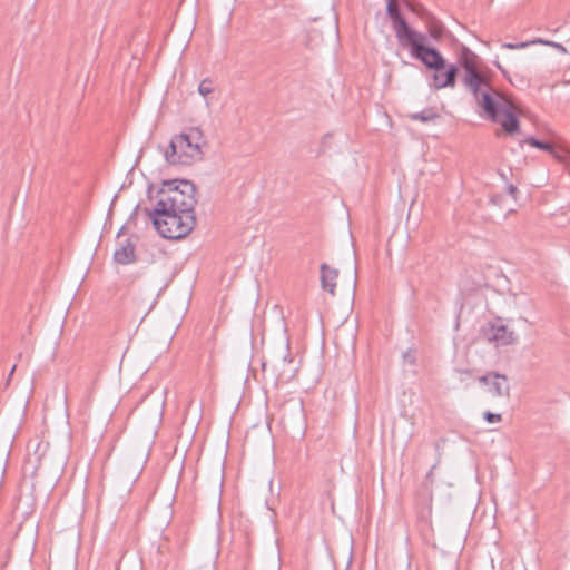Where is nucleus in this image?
I'll use <instances>...</instances> for the list:
<instances>
[{"instance_id": "nucleus-7", "label": "nucleus", "mask_w": 570, "mask_h": 570, "mask_svg": "<svg viewBox=\"0 0 570 570\" xmlns=\"http://www.w3.org/2000/svg\"><path fill=\"white\" fill-rule=\"evenodd\" d=\"M426 36L419 31L411 36L401 47L410 48L411 56L420 60L426 68L441 71L445 68V59L436 49L425 46Z\"/></svg>"}, {"instance_id": "nucleus-20", "label": "nucleus", "mask_w": 570, "mask_h": 570, "mask_svg": "<svg viewBox=\"0 0 570 570\" xmlns=\"http://www.w3.org/2000/svg\"><path fill=\"white\" fill-rule=\"evenodd\" d=\"M483 417L488 423H499L502 421L501 414L492 413L490 411L484 412Z\"/></svg>"}, {"instance_id": "nucleus-26", "label": "nucleus", "mask_w": 570, "mask_h": 570, "mask_svg": "<svg viewBox=\"0 0 570 570\" xmlns=\"http://www.w3.org/2000/svg\"><path fill=\"white\" fill-rule=\"evenodd\" d=\"M410 9H411L413 12L419 13V10H417V8H416V7L410 6Z\"/></svg>"}, {"instance_id": "nucleus-6", "label": "nucleus", "mask_w": 570, "mask_h": 570, "mask_svg": "<svg viewBox=\"0 0 570 570\" xmlns=\"http://www.w3.org/2000/svg\"><path fill=\"white\" fill-rule=\"evenodd\" d=\"M263 371L269 372L277 385L291 382L297 373V366L289 352V341L285 345L271 352L262 363Z\"/></svg>"}, {"instance_id": "nucleus-8", "label": "nucleus", "mask_w": 570, "mask_h": 570, "mask_svg": "<svg viewBox=\"0 0 570 570\" xmlns=\"http://www.w3.org/2000/svg\"><path fill=\"white\" fill-rule=\"evenodd\" d=\"M386 12L392 21V27L400 46L411 36H415L416 30L412 29L401 16L396 0H389Z\"/></svg>"}, {"instance_id": "nucleus-18", "label": "nucleus", "mask_w": 570, "mask_h": 570, "mask_svg": "<svg viewBox=\"0 0 570 570\" xmlns=\"http://www.w3.org/2000/svg\"><path fill=\"white\" fill-rule=\"evenodd\" d=\"M525 141L532 147L553 153V146L550 142H544L533 137L528 138Z\"/></svg>"}, {"instance_id": "nucleus-24", "label": "nucleus", "mask_w": 570, "mask_h": 570, "mask_svg": "<svg viewBox=\"0 0 570 570\" xmlns=\"http://www.w3.org/2000/svg\"><path fill=\"white\" fill-rule=\"evenodd\" d=\"M430 33L435 39H438L440 37V35H441V32H440V30L438 28L431 29Z\"/></svg>"}, {"instance_id": "nucleus-2", "label": "nucleus", "mask_w": 570, "mask_h": 570, "mask_svg": "<svg viewBox=\"0 0 570 570\" xmlns=\"http://www.w3.org/2000/svg\"><path fill=\"white\" fill-rule=\"evenodd\" d=\"M196 187L189 180L165 181L157 194L156 205L178 214L195 215Z\"/></svg>"}, {"instance_id": "nucleus-19", "label": "nucleus", "mask_w": 570, "mask_h": 570, "mask_svg": "<svg viewBox=\"0 0 570 570\" xmlns=\"http://www.w3.org/2000/svg\"><path fill=\"white\" fill-rule=\"evenodd\" d=\"M10 559V549L8 547H0V568H3Z\"/></svg>"}, {"instance_id": "nucleus-12", "label": "nucleus", "mask_w": 570, "mask_h": 570, "mask_svg": "<svg viewBox=\"0 0 570 570\" xmlns=\"http://www.w3.org/2000/svg\"><path fill=\"white\" fill-rule=\"evenodd\" d=\"M337 277V269L331 268L325 263L321 265V285L322 288L328 292L331 295H335Z\"/></svg>"}, {"instance_id": "nucleus-5", "label": "nucleus", "mask_w": 570, "mask_h": 570, "mask_svg": "<svg viewBox=\"0 0 570 570\" xmlns=\"http://www.w3.org/2000/svg\"><path fill=\"white\" fill-rule=\"evenodd\" d=\"M458 61L464 69L462 83L473 95L475 100L484 91L493 89L487 77L479 69V57L468 47L461 48Z\"/></svg>"}, {"instance_id": "nucleus-11", "label": "nucleus", "mask_w": 570, "mask_h": 570, "mask_svg": "<svg viewBox=\"0 0 570 570\" xmlns=\"http://www.w3.org/2000/svg\"><path fill=\"white\" fill-rule=\"evenodd\" d=\"M487 392L492 397H510V384L509 380L504 374H500L497 372L489 386L487 387Z\"/></svg>"}, {"instance_id": "nucleus-4", "label": "nucleus", "mask_w": 570, "mask_h": 570, "mask_svg": "<svg viewBox=\"0 0 570 570\" xmlns=\"http://www.w3.org/2000/svg\"><path fill=\"white\" fill-rule=\"evenodd\" d=\"M148 216L157 232L169 239H178L187 236L196 225V217L191 214H178L155 205Z\"/></svg>"}, {"instance_id": "nucleus-14", "label": "nucleus", "mask_w": 570, "mask_h": 570, "mask_svg": "<svg viewBox=\"0 0 570 570\" xmlns=\"http://www.w3.org/2000/svg\"><path fill=\"white\" fill-rule=\"evenodd\" d=\"M284 36V28L281 24L274 23L265 29L263 37L265 41L271 45H277Z\"/></svg>"}, {"instance_id": "nucleus-1", "label": "nucleus", "mask_w": 570, "mask_h": 570, "mask_svg": "<svg viewBox=\"0 0 570 570\" xmlns=\"http://www.w3.org/2000/svg\"><path fill=\"white\" fill-rule=\"evenodd\" d=\"M207 140L198 127H190L171 138L165 149L166 161L170 165H191L204 157Z\"/></svg>"}, {"instance_id": "nucleus-9", "label": "nucleus", "mask_w": 570, "mask_h": 570, "mask_svg": "<svg viewBox=\"0 0 570 570\" xmlns=\"http://www.w3.org/2000/svg\"><path fill=\"white\" fill-rule=\"evenodd\" d=\"M484 336L489 342L498 346L512 345L518 342L515 332L509 330L507 325L500 322L490 323L489 327L484 330Z\"/></svg>"}, {"instance_id": "nucleus-15", "label": "nucleus", "mask_w": 570, "mask_h": 570, "mask_svg": "<svg viewBox=\"0 0 570 570\" xmlns=\"http://www.w3.org/2000/svg\"><path fill=\"white\" fill-rule=\"evenodd\" d=\"M439 117V114L432 108L424 109L421 112H415L410 116L411 119L420 120L422 122H430L438 119Z\"/></svg>"}, {"instance_id": "nucleus-10", "label": "nucleus", "mask_w": 570, "mask_h": 570, "mask_svg": "<svg viewBox=\"0 0 570 570\" xmlns=\"http://www.w3.org/2000/svg\"><path fill=\"white\" fill-rule=\"evenodd\" d=\"M459 72V68L456 65H450L445 72L441 73L440 71H435L433 75V82L432 87L435 89H442V88H454L456 83V76Z\"/></svg>"}, {"instance_id": "nucleus-3", "label": "nucleus", "mask_w": 570, "mask_h": 570, "mask_svg": "<svg viewBox=\"0 0 570 570\" xmlns=\"http://www.w3.org/2000/svg\"><path fill=\"white\" fill-rule=\"evenodd\" d=\"M478 105L487 117L499 122L507 134H515L519 130V121L515 115V106L505 96L495 89L487 90L476 99Z\"/></svg>"}, {"instance_id": "nucleus-22", "label": "nucleus", "mask_w": 570, "mask_h": 570, "mask_svg": "<svg viewBox=\"0 0 570 570\" xmlns=\"http://www.w3.org/2000/svg\"><path fill=\"white\" fill-rule=\"evenodd\" d=\"M529 45V42H520V43H504L503 48L508 49H520L525 48Z\"/></svg>"}, {"instance_id": "nucleus-25", "label": "nucleus", "mask_w": 570, "mask_h": 570, "mask_svg": "<svg viewBox=\"0 0 570 570\" xmlns=\"http://www.w3.org/2000/svg\"><path fill=\"white\" fill-rule=\"evenodd\" d=\"M517 191H518V189H517V187H515V186H513V185H510V186H509V194H510L511 196L515 197Z\"/></svg>"}, {"instance_id": "nucleus-23", "label": "nucleus", "mask_w": 570, "mask_h": 570, "mask_svg": "<svg viewBox=\"0 0 570 570\" xmlns=\"http://www.w3.org/2000/svg\"><path fill=\"white\" fill-rule=\"evenodd\" d=\"M544 43H547V45H549L551 47H554L556 49H559V50H561L563 52L566 51V48L562 45H560V43H557V42H553V41H546Z\"/></svg>"}, {"instance_id": "nucleus-13", "label": "nucleus", "mask_w": 570, "mask_h": 570, "mask_svg": "<svg viewBox=\"0 0 570 570\" xmlns=\"http://www.w3.org/2000/svg\"><path fill=\"white\" fill-rule=\"evenodd\" d=\"M114 259L116 263L122 265L135 262L136 255L134 242L128 238L122 244H120V247L117 248L114 253Z\"/></svg>"}, {"instance_id": "nucleus-21", "label": "nucleus", "mask_w": 570, "mask_h": 570, "mask_svg": "<svg viewBox=\"0 0 570 570\" xmlns=\"http://www.w3.org/2000/svg\"><path fill=\"white\" fill-rule=\"evenodd\" d=\"M495 374L497 372H488L484 375L479 376L478 381L480 384L488 387Z\"/></svg>"}, {"instance_id": "nucleus-16", "label": "nucleus", "mask_w": 570, "mask_h": 570, "mask_svg": "<svg viewBox=\"0 0 570 570\" xmlns=\"http://www.w3.org/2000/svg\"><path fill=\"white\" fill-rule=\"evenodd\" d=\"M214 91V82L212 79L209 78H205L200 81L199 86H198V92L206 97L208 96L209 94H212Z\"/></svg>"}, {"instance_id": "nucleus-27", "label": "nucleus", "mask_w": 570, "mask_h": 570, "mask_svg": "<svg viewBox=\"0 0 570 570\" xmlns=\"http://www.w3.org/2000/svg\"><path fill=\"white\" fill-rule=\"evenodd\" d=\"M14 370H16V365H13V367L11 368L10 374H9V377H11V376H12V374H13Z\"/></svg>"}, {"instance_id": "nucleus-17", "label": "nucleus", "mask_w": 570, "mask_h": 570, "mask_svg": "<svg viewBox=\"0 0 570 570\" xmlns=\"http://www.w3.org/2000/svg\"><path fill=\"white\" fill-rule=\"evenodd\" d=\"M455 377L460 383H464L465 387L469 386L468 381L472 377V371L469 368H456L454 371Z\"/></svg>"}]
</instances>
